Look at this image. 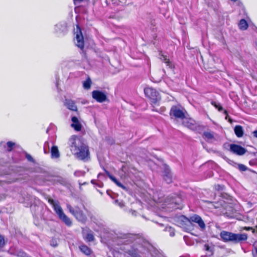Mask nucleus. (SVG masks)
Returning <instances> with one entry per match:
<instances>
[{"instance_id": "nucleus-5", "label": "nucleus", "mask_w": 257, "mask_h": 257, "mask_svg": "<svg viewBox=\"0 0 257 257\" xmlns=\"http://www.w3.org/2000/svg\"><path fill=\"white\" fill-rule=\"evenodd\" d=\"M181 220L183 222H186L191 224L192 222H195L198 224L201 229H204L205 228V224L201 217L198 215L195 214L188 218L184 216L180 217Z\"/></svg>"}, {"instance_id": "nucleus-9", "label": "nucleus", "mask_w": 257, "mask_h": 257, "mask_svg": "<svg viewBox=\"0 0 257 257\" xmlns=\"http://www.w3.org/2000/svg\"><path fill=\"white\" fill-rule=\"evenodd\" d=\"M67 31V26L64 22L58 23L54 27V32L58 36L65 35Z\"/></svg>"}, {"instance_id": "nucleus-13", "label": "nucleus", "mask_w": 257, "mask_h": 257, "mask_svg": "<svg viewBox=\"0 0 257 257\" xmlns=\"http://www.w3.org/2000/svg\"><path fill=\"white\" fill-rule=\"evenodd\" d=\"M248 238L246 233H234L233 237V242L238 243L247 240Z\"/></svg>"}, {"instance_id": "nucleus-43", "label": "nucleus", "mask_w": 257, "mask_h": 257, "mask_svg": "<svg viewBox=\"0 0 257 257\" xmlns=\"http://www.w3.org/2000/svg\"><path fill=\"white\" fill-rule=\"evenodd\" d=\"M253 136H254L255 138H257V130L254 131L253 132Z\"/></svg>"}, {"instance_id": "nucleus-38", "label": "nucleus", "mask_w": 257, "mask_h": 257, "mask_svg": "<svg viewBox=\"0 0 257 257\" xmlns=\"http://www.w3.org/2000/svg\"><path fill=\"white\" fill-rule=\"evenodd\" d=\"M87 220V217L85 216H84L81 213V222L85 221Z\"/></svg>"}, {"instance_id": "nucleus-40", "label": "nucleus", "mask_w": 257, "mask_h": 257, "mask_svg": "<svg viewBox=\"0 0 257 257\" xmlns=\"http://www.w3.org/2000/svg\"><path fill=\"white\" fill-rule=\"evenodd\" d=\"M96 184V185H97L99 187H100V188L102 187V186H103V184L102 182H99L97 183V184Z\"/></svg>"}, {"instance_id": "nucleus-29", "label": "nucleus", "mask_w": 257, "mask_h": 257, "mask_svg": "<svg viewBox=\"0 0 257 257\" xmlns=\"http://www.w3.org/2000/svg\"><path fill=\"white\" fill-rule=\"evenodd\" d=\"M166 231L169 232L170 235L171 236H173L175 235V230L171 226H167L165 228Z\"/></svg>"}, {"instance_id": "nucleus-19", "label": "nucleus", "mask_w": 257, "mask_h": 257, "mask_svg": "<svg viewBox=\"0 0 257 257\" xmlns=\"http://www.w3.org/2000/svg\"><path fill=\"white\" fill-rule=\"evenodd\" d=\"M72 123L71 124L72 127L76 131H80V123L78 118L76 116H72L71 118Z\"/></svg>"}, {"instance_id": "nucleus-31", "label": "nucleus", "mask_w": 257, "mask_h": 257, "mask_svg": "<svg viewBox=\"0 0 257 257\" xmlns=\"http://www.w3.org/2000/svg\"><path fill=\"white\" fill-rule=\"evenodd\" d=\"M17 255L19 257H30L26 252L22 250L18 252Z\"/></svg>"}, {"instance_id": "nucleus-27", "label": "nucleus", "mask_w": 257, "mask_h": 257, "mask_svg": "<svg viewBox=\"0 0 257 257\" xmlns=\"http://www.w3.org/2000/svg\"><path fill=\"white\" fill-rule=\"evenodd\" d=\"M81 252L87 255H89L92 253V250L88 246L85 245H81Z\"/></svg>"}, {"instance_id": "nucleus-15", "label": "nucleus", "mask_w": 257, "mask_h": 257, "mask_svg": "<svg viewBox=\"0 0 257 257\" xmlns=\"http://www.w3.org/2000/svg\"><path fill=\"white\" fill-rule=\"evenodd\" d=\"M182 124L191 130H194L196 127L195 121L192 119L187 118L185 116V118L182 119Z\"/></svg>"}, {"instance_id": "nucleus-51", "label": "nucleus", "mask_w": 257, "mask_h": 257, "mask_svg": "<svg viewBox=\"0 0 257 257\" xmlns=\"http://www.w3.org/2000/svg\"><path fill=\"white\" fill-rule=\"evenodd\" d=\"M228 120H229L230 122H231V119H230V118H229Z\"/></svg>"}, {"instance_id": "nucleus-46", "label": "nucleus", "mask_w": 257, "mask_h": 257, "mask_svg": "<svg viewBox=\"0 0 257 257\" xmlns=\"http://www.w3.org/2000/svg\"><path fill=\"white\" fill-rule=\"evenodd\" d=\"M254 45H255V49L257 50V39L255 41Z\"/></svg>"}, {"instance_id": "nucleus-48", "label": "nucleus", "mask_w": 257, "mask_h": 257, "mask_svg": "<svg viewBox=\"0 0 257 257\" xmlns=\"http://www.w3.org/2000/svg\"><path fill=\"white\" fill-rule=\"evenodd\" d=\"M104 175L102 173H99L98 175V177L99 178L101 176H103Z\"/></svg>"}, {"instance_id": "nucleus-49", "label": "nucleus", "mask_w": 257, "mask_h": 257, "mask_svg": "<svg viewBox=\"0 0 257 257\" xmlns=\"http://www.w3.org/2000/svg\"><path fill=\"white\" fill-rule=\"evenodd\" d=\"M91 182L92 184H95V181L94 180H92Z\"/></svg>"}, {"instance_id": "nucleus-32", "label": "nucleus", "mask_w": 257, "mask_h": 257, "mask_svg": "<svg viewBox=\"0 0 257 257\" xmlns=\"http://www.w3.org/2000/svg\"><path fill=\"white\" fill-rule=\"evenodd\" d=\"M15 144L12 142H8L7 143L8 150L9 151H11L13 148V147L15 146Z\"/></svg>"}, {"instance_id": "nucleus-41", "label": "nucleus", "mask_w": 257, "mask_h": 257, "mask_svg": "<svg viewBox=\"0 0 257 257\" xmlns=\"http://www.w3.org/2000/svg\"><path fill=\"white\" fill-rule=\"evenodd\" d=\"M224 114L226 115L225 116V119H228V116L227 115V112L226 110H224Z\"/></svg>"}, {"instance_id": "nucleus-16", "label": "nucleus", "mask_w": 257, "mask_h": 257, "mask_svg": "<svg viewBox=\"0 0 257 257\" xmlns=\"http://www.w3.org/2000/svg\"><path fill=\"white\" fill-rule=\"evenodd\" d=\"M203 137L208 142H213L216 140V134L211 131H205L203 133Z\"/></svg>"}, {"instance_id": "nucleus-52", "label": "nucleus", "mask_w": 257, "mask_h": 257, "mask_svg": "<svg viewBox=\"0 0 257 257\" xmlns=\"http://www.w3.org/2000/svg\"><path fill=\"white\" fill-rule=\"evenodd\" d=\"M153 110H155V111H158V110H156V109H153Z\"/></svg>"}, {"instance_id": "nucleus-47", "label": "nucleus", "mask_w": 257, "mask_h": 257, "mask_svg": "<svg viewBox=\"0 0 257 257\" xmlns=\"http://www.w3.org/2000/svg\"><path fill=\"white\" fill-rule=\"evenodd\" d=\"M51 245L52 246H54V247H55V246H56L57 245V243H51Z\"/></svg>"}, {"instance_id": "nucleus-53", "label": "nucleus", "mask_w": 257, "mask_h": 257, "mask_svg": "<svg viewBox=\"0 0 257 257\" xmlns=\"http://www.w3.org/2000/svg\"><path fill=\"white\" fill-rule=\"evenodd\" d=\"M76 173H77V172H75V173H74V174H75V175H76Z\"/></svg>"}, {"instance_id": "nucleus-20", "label": "nucleus", "mask_w": 257, "mask_h": 257, "mask_svg": "<svg viewBox=\"0 0 257 257\" xmlns=\"http://www.w3.org/2000/svg\"><path fill=\"white\" fill-rule=\"evenodd\" d=\"M51 158L54 159H57L60 157V153L58 148L56 146H53L50 150Z\"/></svg>"}, {"instance_id": "nucleus-1", "label": "nucleus", "mask_w": 257, "mask_h": 257, "mask_svg": "<svg viewBox=\"0 0 257 257\" xmlns=\"http://www.w3.org/2000/svg\"><path fill=\"white\" fill-rule=\"evenodd\" d=\"M75 8L74 11L78 15L76 16V21L77 22L76 28L73 30V41L75 45L78 48H80V26L79 21L80 20V16L79 13L80 12V0H73Z\"/></svg>"}, {"instance_id": "nucleus-3", "label": "nucleus", "mask_w": 257, "mask_h": 257, "mask_svg": "<svg viewBox=\"0 0 257 257\" xmlns=\"http://www.w3.org/2000/svg\"><path fill=\"white\" fill-rule=\"evenodd\" d=\"M49 202L53 206L54 209L59 216V218L64 222L66 225L70 226L72 224L71 221L64 213L58 202L55 201L53 199H49Z\"/></svg>"}, {"instance_id": "nucleus-17", "label": "nucleus", "mask_w": 257, "mask_h": 257, "mask_svg": "<svg viewBox=\"0 0 257 257\" xmlns=\"http://www.w3.org/2000/svg\"><path fill=\"white\" fill-rule=\"evenodd\" d=\"M142 247L141 246L139 245V247L135 248L134 246H133L131 249H128L126 252L131 256V257H140L139 252L141 251L140 248Z\"/></svg>"}, {"instance_id": "nucleus-37", "label": "nucleus", "mask_w": 257, "mask_h": 257, "mask_svg": "<svg viewBox=\"0 0 257 257\" xmlns=\"http://www.w3.org/2000/svg\"><path fill=\"white\" fill-rule=\"evenodd\" d=\"M239 168L241 171H245L246 170V167L243 165H240Z\"/></svg>"}, {"instance_id": "nucleus-39", "label": "nucleus", "mask_w": 257, "mask_h": 257, "mask_svg": "<svg viewBox=\"0 0 257 257\" xmlns=\"http://www.w3.org/2000/svg\"><path fill=\"white\" fill-rule=\"evenodd\" d=\"M26 158L29 161H32L33 160L32 157L30 155H26Z\"/></svg>"}, {"instance_id": "nucleus-33", "label": "nucleus", "mask_w": 257, "mask_h": 257, "mask_svg": "<svg viewBox=\"0 0 257 257\" xmlns=\"http://www.w3.org/2000/svg\"><path fill=\"white\" fill-rule=\"evenodd\" d=\"M114 203L119 206L121 208L123 207L124 206V203L122 201H119L118 200H115L114 201Z\"/></svg>"}, {"instance_id": "nucleus-7", "label": "nucleus", "mask_w": 257, "mask_h": 257, "mask_svg": "<svg viewBox=\"0 0 257 257\" xmlns=\"http://www.w3.org/2000/svg\"><path fill=\"white\" fill-rule=\"evenodd\" d=\"M118 237L123 240L122 242L124 243L135 242V243L140 244L142 241V239L138 238L136 235L131 233H120Z\"/></svg>"}, {"instance_id": "nucleus-42", "label": "nucleus", "mask_w": 257, "mask_h": 257, "mask_svg": "<svg viewBox=\"0 0 257 257\" xmlns=\"http://www.w3.org/2000/svg\"><path fill=\"white\" fill-rule=\"evenodd\" d=\"M204 247L206 250H207V251L210 250V247L208 245H205Z\"/></svg>"}, {"instance_id": "nucleus-45", "label": "nucleus", "mask_w": 257, "mask_h": 257, "mask_svg": "<svg viewBox=\"0 0 257 257\" xmlns=\"http://www.w3.org/2000/svg\"><path fill=\"white\" fill-rule=\"evenodd\" d=\"M243 229L245 230H249L250 229H251L252 228L251 227H244Z\"/></svg>"}, {"instance_id": "nucleus-30", "label": "nucleus", "mask_w": 257, "mask_h": 257, "mask_svg": "<svg viewBox=\"0 0 257 257\" xmlns=\"http://www.w3.org/2000/svg\"><path fill=\"white\" fill-rule=\"evenodd\" d=\"M211 104L213 105L216 108H217L218 111H220L223 109L222 107L219 103H216L215 101H212Z\"/></svg>"}, {"instance_id": "nucleus-24", "label": "nucleus", "mask_w": 257, "mask_h": 257, "mask_svg": "<svg viewBox=\"0 0 257 257\" xmlns=\"http://www.w3.org/2000/svg\"><path fill=\"white\" fill-rule=\"evenodd\" d=\"M164 179L167 183L172 182V175L168 169H167L164 174Z\"/></svg>"}, {"instance_id": "nucleus-2", "label": "nucleus", "mask_w": 257, "mask_h": 257, "mask_svg": "<svg viewBox=\"0 0 257 257\" xmlns=\"http://www.w3.org/2000/svg\"><path fill=\"white\" fill-rule=\"evenodd\" d=\"M68 145L71 153L78 159L80 158V137L72 135L69 139Z\"/></svg>"}, {"instance_id": "nucleus-21", "label": "nucleus", "mask_w": 257, "mask_h": 257, "mask_svg": "<svg viewBox=\"0 0 257 257\" xmlns=\"http://www.w3.org/2000/svg\"><path fill=\"white\" fill-rule=\"evenodd\" d=\"M92 84V82L91 78L90 77L87 76L86 80L82 83L83 88L86 90H88L90 89Z\"/></svg>"}, {"instance_id": "nucleus-36", "label": "nucleus", "mask_w": 257, "mask_h": 257, "mask_svg": "<svg viewBox=\"0 0 257 257\" xmlns=\"http://www.w3.org/2000/svg\"><path fill=\"white\" fill-rule=\"evenodd\" d=\"M81 50L83 49L84 45H85V42H84V39H83V37L82 36V34L81 33Z\"/></svg>"}, {"instance_id": "nucleus-26", "label": "nucleus", "mask_w": 257, "mask_h": 257, "mask_svg": "<svg viewBox=\"0 0 257 257\" xmlns=\"http://www.w3.org/2000/svg\"><path fill=\"white\" fill-rule=\"evenodd\" d=\"M248 24L244 19H241L238 24L239 28L242 30H246L248 28Z\"/></svg>"}, {"instance_id": "nucleus-50", "label": "nucleus", "mask_w": 257, "mask_h": 257, "mask_svg": "<svg viewBox=\"0 0 257 257\" xmlns=\"http://www.w3.org/2000/svg\"><path fill=\"white\" fill-rule=\"evenodd\" d=\"M231 1H232V2H236L237 0H231Z\"/></svg>"}, {"instance_id": "nucleus-14", "label": "nucleus", "mask_w": 257, "mask_h": 257, "mask_svg": "<svg viewBox=\"0 0 257 257\" xmlns=\"http://www.w3.org/2000/svg\"><path fill=\"white\" fill-rule=\"evenodd\" d=\"M220 236L224 241L233 242V233L232 232L222 231L220 233Z\"/></svg>"}, {"instance_id": "nucleus-44", "label": "nucleus", "mask_w": 257, "mask_h": 257, "mask_svg": "<svg viewBox=\"0 0 257 257\" xmlns=\"http://www.w3.org/2000/svg\"><path fill=\"white\" fill-rule=\"evenodd\" d=\"M67 207L69 208L70 211L73 213V212L71 210V207L70 205H67Z\"/></svg>"}, {"instance_id": "nucleus-28", "label": "nucleus", "mask_w": 257, "mask_h": 257, "mask_svg": "<svg viewBox=\"0 0 257 257\" xmlns=\"http://www.w3.org/2000/svg\"><path fill=\"white\" fill-rule=\"evenodd\" d=\"M160 59L165 62L169 68H172V64L170 62L169 60L167 58L166 56H164L163 54L161 55Z\"/></svg>"}, {"instance_id": "nucleus-25", "label": "nucleus", "mask_w": 257, "mask_h": 257, "mask_svg": "<svg viewBox=\"0 0 257 257\" xmlns=\"http://www.w3.org/2000/svg\"><path fill=\"white\" fill-rule=\"evenodd\" d=\"M166 205L168 208H172L173 209L178 208V207L177 206V201H175L174 199H172L169 202H167Z\"/></svg>"}, {"instance_id": "nucleus-8", "label": "nucleus", "mask_w": 257, "mask_h": 257, "mask_svg": "<svg viewBox=\"0 0 257 257\" xmlns=\"http://www.w3.org/2000/svg\"><path fill=\"white\" fill-rule=\"evenodd\" d=\"M92 97L98 102L102 103L107 100L106 93L99 90H93L92 92Z\"/></svg>"}, {"instance_id": "nucleus-35", "label": "nucleus", "mask_w": 257, "mask_h": 257, "mask_svg": "<svg viewBox=\"0 0 257 257\" xmlns=\"http://www.w3.org/2000/svg\"><path fill=\"white\" fill-rule=\"evenodd\" d=\"M128 213H131L132 215L134 216H137V212L136 210L130 209L128 210Z\"/></svg>"}, {"instance_id": "nucleus-18", "label": "nucleus", "mask_w": 257, "mask_h": 257, "mask_svg": "<svg viewBox=\"0 0 257 257\" xmlns=\"http://www.w3.org/2000/svg\"><path fill=\"white\" fill-rule=\"evenodd\" d=\"M64 105L69 109L72 111H77V107L73 101L66 99L64 102Z\"/></svg>"}, {"instance_id": "nucleus-12", "label": "nucleus", "mask_w": 257, "mask_h": 257, "mask_svg": "<svg viewBox=\"0 0 257 257\" xmlns=\"http://www.w3.org/2000/svg\"><path fill=\"white\" fill-rule=\"evenodd\" d=\"M82 235L84 239L87 242L92 241L94 239L92 231L87 228L83 229Z\"/></svg>"}, {"instance_id": "nucleus-4", "label": "nucleus", "mask_w": 257, "mask_h": 257, "mask_svg": "<svg viewBox=\"0 0 257 257\" xmlns=\"http://www.w3.org/2000/svg\"><path fill=\"white\" fill-rule=\"evenodd\" d=\"M146 96L151 100L152 104H157L161 100V96L155 89L152 87H147L144 89Z\"/></svg>"}, {"instance_id": "nucleus-34", "label": "nucleus", "mask_w": 257, "mask_h": 257, "mask_svg": "<svg viewBox=\"0 0 257 257\" xmlns=\"http://www.w3.org/2000/svg\"><path fill=\"white\" fill-rule=\"evenodd\" d=\"M5 244L4 237L0 235V247H3Z\"/></svg>"}, {"instance_id": "nucleus-10", "label": "nucleus", "mask_w": 257, "mask_h": 257, "mask_svg": "<svg viewBox=\"0 0 257 257\" xmlns=\"http://www.w3.org/2000/svg\"><path fill=\"white\" fill-rule=\"evenodd\" d=\"M229 151L233 154L241 156L244 154L246 150L239 145L236 144H230L229 146Z\"/></svg>"}, {"instance_id": "nucleus-11", "label": "nucleus", "mask_w": 257, "mask_h": 257, "mask_svg": "<svg viewBox=\"0 0 257 257\" xmlns=\"http://www.w3.org/2000/svg\"><path fill=\"white\" fill-rule=\"evenodd\" d=\"M90 156L89 147L87 145L81 143V161L87 162L90 161Z\"/></svg>"}, {"instance_id": "nucleus-6", "label": "nucleus", "mask_w": 257, "mask_h": 257, "mask_svg": "<svg viewBox=\"0 0 257 257\" xmlns=\"http://www.w3.org/2000/svg\"><path fill=\"white\" fill-rule=\"evenodd\" d=\"M185 110L180 106L173 105L172 106L170 115L171 118L180 119L181 120L185 118Z\"/></svg>"}, {"instance_id": "nucleus-22", "label": "nucleus", "mask_w": 257, "mask_h": 257, "mask_svg": "<svg viewBox=\"0 0 257 257\" xmlns=\"http://www.w3.org/2000/svg\"><path fill=\"white\" fill-rule=\"evenodd\" d=\"M105 172L106 174L107 175L108 177L112 180L115 184H116L118 187H121V188L123 189H125V187L122 185L121 183H120L119 181L117 180V179L113 177L112 175H111L109 172H108L106 170H105Z\"/></svg>"}, {"instance_id": "nucleus-23", "label": "nucleus", "mask_w": 257, "mask_h": 257, "mask_svg": "<svg viewBox=\"0 0 257 257\" xmlns=\"http://www.w3.org/2000/svg\"><path fill=\"white\" fill-rule=\"evenodd\" d=\"M234 133H235L236 136L237 137L240 138L243 136V128L241 126L239 125H236L234 127Z\"/></svg>"}]
</instances>
